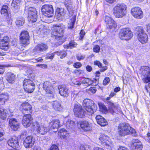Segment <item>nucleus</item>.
<instances>
[{
    "instance_id": "obj_1",
    "label": "nucleus",
    "mask_w": 150,
    "mask_h": 150,
    "mask_svg": "<svg viewBox=\"0 0 150 150\" xmlns=\"http://www.w3.org/2000/svg\"><path fill=\"white\" fill-rule=\"evenodd\" d=\"M52 29L53 31L52 35L55 38V41L58 43L59 45L61 44L64 42L62 39L64 28L59 25H53Z\"/></svg>"
},
{
    "instance_id": "obj_2",
    "label": "nucleus",
    "mask_w": 150,
    "mask_h": 150,
    "mask_svg": "<svg viewBox=\"0 0 150 150\" xmlns=\"http://www.w3.org/2000/svg\"><path fill=\"white\" fill-rule=\"evenodd\" d=\"M127 6L124 4H118L114 9L113 14L117 18H121L126 13Z\"/></svg>"
},
{
    "instance_id": "obj_3",
    "label": "nucleus",
    "mask_w": 150,
    "mask_h": 150,
    "mask_svg": "<svg viewBox=\"0 0 150 150\" xmlns=\"http://www.w3.org/2000/svg\"><path fill=\"white\" fill-rule=\"evenodd\" d=\"M83 105L86 111L90 114L93 113L97 108L96 105H95L94 102L89 99H84Z\"/></svg>"
},
{
    "instance_id": "obj_4",
    "label": "nucleus",
    "mask_w": 150,
    "mask_h": 150,
    "mask_svg": "<svg viewBox=\"0 0 150 150\" xmlns=\"http://www.w3.org/2000/svg\"><path fill=\"white\" fill-rule=\"evenodd\" d=\"M131 127L129 124L126 123H120L118 127V132L121 136H124L130 133Z\"/></svg>"
},
{
    "instance_id": "obj_5",
    "label": "nucleus",
    "mask_w": 150,
    "mask_h": 150,
    "mask_svg": "<svg viewBox=\"0 0 150 150\" xmlns=\"http://www.w3.org/2000/svg\"><path fill=\"white\" fill-rule=\"evenodd\" d=\"M136 30L139 40L142 44L146 43L148 40V36L145 33L143 28L141 27H138Z\"/></svg>"
},
{
    "instance_id": "obj_6",
    "label": "nucleus",
    "mask_w": 150,
    "mask_h": 150,
    "mask_svg": "<svg viewBox=\"0 0 150 150\" xmlns=\"http://www.w3.org/2000/svg\"><path fill=\"white\" fill-rule=\"evenodd\" d=\"M99 139L106 148L110 150L112 149V143L108 137L104 134H101L99 137Z\"/></svg>"
},
{
    "instance_id": "obj_7",
    "label": "nucleus",
    "mask_w": 150,
    "mask_h": 150,
    "mask_svg": "<svg viewBox=\"0 0 150 150\" xmlns=\"http://www.w3.org/2000/svg\"><path fill=\"white\" fill-rule=\"evenodd\" d=\"M133 36L132 32L128 28L122 29L119 33V37L122 40H129Z\"/></svg>"
},
{
    "instance_id": "obj_8",
    "label": "nucleus",
    "mask_w": 150,
    "mask_h": 150,
    "mask_svg": "<svg viewBox=\"0 0 150 150\" xmlns=\"http://www.w3.org/2000/svg\"><path fill=\"white\" fill-rule=\"evenodd\" d=\"M41 11L43 14L48 17H52L54 15V9L51 5H44L41 8Z\"/></svg>"
},
{
    "instance_id": "obj_9",
    "label": "nucleus",
    "mask_w": 150,
    "mask_h": 150,
    "mask_svg": "<svg viewBox=\"0 0 150 150\" xmlns=\"http://www.w3.org/2000/svg\"><path fill=\"white\" fill-rule=\"evenodd\" d=\"M23 86L25 91L28 93L32 92L35 88V85L33 81L27 79H25L23 81Z\"/></svg>"
},
{
    "instance_id": "obj_10",
    "label": "nucleus",
    "mask_w": 150,
    "mask_h": 150,
    "mask_svg": "<svg viewBox=\"0 0 150 150\" xmlns=\"http://www.w3.org/2000/svg\"><path fill=\"white\" fill-rule=\"evenodd\" d=\"M32 126L37 132L41 134H44L48 131L47 127H45L41 123L37 121L33 122Z\"/></svg>"
},
{
    "instance_id": "obj_11",
    "label": "nucleus",
    "mask_w": 150,
    "mask_h": 150,
    "mask_svg": "<svg viewBox=\"0 0 150 150\" xmlns=\"http://www.w3.org/2000/svg\"><path fill=\"white\" fill-rule=\"evenodd\" d=\"M75 116L77 117L83 118L84 117L86 112L79 105L75 104L74 109Z\"/></svg>"
},
{
    "instance_id": "obj_12",
    "label": "nucleus",
    "mask_w": 150,
    "mask_h": 150,
    "mask_svg": "<svg viewBox=\"0 0 150 150\" xmlns=\"http://www.w3.org/2000/svg\"><path fill=\"white\" fill-rule=\"evenodd\" d=\"M48 48V46L45 44H38L33 49V55L39 54L42 52L45 51Z\"/></svg>"
},
{
    "instance_id": "obj_13",
    "label": "nucleus",
    "mask_w": 150,
    "mask_h": 150,
    "mask_svg": "<svg viewBox=\"0 0 150 150\" xmlns=\"http://www.w3.org/2000/svg\"><path fill=\"white\" fill-rule=\"evenodd\" d=\"M142 74L144 78L143 79L145 83L150 82V68L147 66L143 67L142 68Z\"/></svg>"
},
{
    "instance_id": "obj_14",
    "label": "nucleus",
    "mask_w": 150,
    "mask_h": 150,
    "mask_svg": "<svg viewBox=\"0 0 150 150\" xmlns=\"http://www.w3.org/2000/svg\"><path fill=\"white\" fill-rule=\"evenodd\" d=\"M131 11L132 15L135 18L140 19L143 17V12L141 9L138 7L132 8Z\"/></svg>"
},
{
    "instance_id": "obj_15",
    "label": "nucleus",
    "mask_w": 150,
    "mask_h": 150,
    "mask_svg": "<svg viewBox=\"0 0 150 150\" xmlns=\"http://www.w3.org/2000/svg\"><path fill=\"white\" fill-rule=\"evenodd\" d=\"M108 111L112 114L115 113H117L118 111V105L116 103H113L111 101H108Z\"/></svg>"
},
{
    "instance_id": "obj_16",
    "label": "nucleus",
    "mask_w": 150,
    "mask_h": 150,
    "mask_svg": "<svg viewBox=\"0 0 150 150\" xmlns=\"http://www.w3.org/2000/svg\"><path fill=\"white\" fill-rule=\"evenodd\" d=\"M33 118L30 114H26L23 117L22 124L26 127H29L33 122Z\"/></svg>"
},
{
    "instance_id": "obj_17",
    "label": "nucleus",
    "mask_w": 150,
    "mask_h": 150,
    "mask_svg": "<svg viewBox=\"0 0 150 150\" xmlns=\"http://www.w3.org/2000/svg\"><path fill=\"white\" fill-rule=\"evenodd\" d=\"M9 124L11 129L14 131L17 130L20 128V123L15 118H12L10 119Z\"/></svg>"
},
{
    "instance_id": "obj_18",
    "label": "nucleus",
    "mask_w": 150,
    "mask_h": 150,
    "mask_svg": "<svg viewBox=\"0 0 150 150\" xmlns=\"http://www.w3.org/2000/svg\"><path fill=\"white\" fill-rule=\"evenodd\" d=\"M33 137L32 136H29L26 137L24 139L23 145L26 148H30L33 145L34 141H33Z\"/></svg>"
},
{
    "instance_id": "obj_19",
    "label": "nucleus",
    "mask_w": 150,
    "mask_h": 150,
    "mask_svg": "<svg viewBox=\"0 0 150 150\" xmlns=\"http://www.w3.org/2000/svg\"><path fill=\"white\" fill-rule=\"evenodd\" d=\"M21 108H22V112L23 114L31 113L32 111L31 106L28 102L23 103L21 105Z\"/></svg>"
},
{
    "instance_id": "obj_20",
    "label": "nucleus",
    "mask_w": 150,
    "mask_h": 150,
    "mask_svg": "<svg viewBox=\"0 0 150 150\" xmlns=\"http://www.w3.org/2000/svg\"><path fill=\"white\" fill-rule=\"evenodd\" d=\"M8 145L13 148H19L18 147V138L15 137H13L8 141Z\"/></svg>"
},
{
    "instance_id": "obj_21",
    "label": "nucleus",
    "mask_w": 150,
    "mask_h": 150,
    "mask_svg": "<svg viewBox=\"0 0 150 150\" xmlns=\"http://www.w3.org/2000/svg\"><path fill=\"white\" fill-rule=\"evenodd\" d=\"M132 147L133 150H141L142 146L141 142L137 139L133 140Z\"/></svg>"
},
{
    "instance_id": "obj_22",
    "label": "nucleus",
    "mask_w": 150,
    "mask_h": 150,
    "mask_svg": "<svg viewBox=\"0 0 150 150\" xmlns=\"http://www.w3.org/2000/svg\"><path fill=\"white\" fill-rule=\"evenodd\" d=\"M64 9L62 8H57L56 9L55 16L58 20H62L65 14Z\"/></svg>"
},
{
    "instance_id": "obj_23",
    "label": "nucleus",
    "mask_w": 150,
    "mask_h": 150,
    "mask_svg": "<svg viewBox=\"0 0 150 150\" xmlns=\"http://www.w3.org/2000/svg\"><path fill=\"white\" fill-rule=\"evenodd\" d=\"M43 88L47 93H52L53 88L50 82L47 81L45 82L44 83Z\"/></svg>"
},
{
    "instance_id": "obj_24",
    "label": "nucleus",
    "mask_w": 150,
    "mask_h": 150,
    "mask_svg": "<svg viewBox=\"0 0 150 150\" xmlns=\"http://www.w3.org/2000/svg\"><path fill=\"white\" fill-rule=\"evenodd\" d=\"M96 119L97 123L101 126H104L107 124L106 120L101 115H97Z\"/></svg>"
},
{
    "instance_id": "obj_25",
    "label": "nucleus",
    "mask_w": 150,
    "mask_h": 150,
    "mask_svg": "<svg viewBox=\"0 0 150 150\" xmlns=\"http://www.w3.org/2000/svg\"><path fill=\"white\" fill-rule=\"evenodd\" d=\"M80 127L85 131H89L91 129L90 124L88 121H84L81 122Z\"/></svg>"
},
{
    "instance_id": "obj_26",
    "label": "nucleus",
    "mask_w": 150,
    "mask_h": 150,
    "mask_svg": "<svg viewBox=\"0 0 150 150\" xmlns=\"http://www.w3.org/2000/svg\"><path fill=\"white\" fill-rule=\"evenodd\" d=\"M6 79L7 81L11 83H13L15 82L16 76L11 72H8L6 74Z\"/></svg>"
},
{
    "instance_id": "obj_27",
    "label": "nucleus",
    "mask_w": 150,
    "mask_h": 150,
    "mask_svg": "<svg viewBox=\"0 0 150 150\" xmlns=\"http://www.w3.org/2000/svg\"><path fill=\"white\" fill-rule=\"evenodd\" d=\"M9 95L7 92L0 93V104H3L9 99Z\"/></svg>"
},
{
    "instance_id": "obj_28",
    "label": "nucleus",
    "mask_w": 150,
    "mask_h": 150,
    "mask_svg": "<svg viewBox=\"0 0 150 150\" xmlns=\"http://www.w3.org/2000/svg\"><path fill=\"white\" fill-rule=\"evenodd\" d=\"M53 108L57 111H60L61 110L62 107L60 103L57 101H54L52 103Z\"/></svg>"
},
{
    "instance_id": "obj_29",
    "label": "nucleus",
    "mask_w": 150,
    "mask_h": 150,
    "mask_svg": "<svg viewBox=\"0 0 150 150\" xmlns=\"http://www.w3.org/2000/svg\"><path fill=\"white\" fill-rule=\"evenodd\" d=\"M93 81L89 78H86L82 81V83L83 85L88 86L92 84L93 85Z\"/></svg>"
},
{
    "instance_id": "obj_30",
    "label": "nucleus",
    "mask_w": 150,
    "mask_h": 150,
    "mask_svg": "<svg viewBox=\"0 0 150 150\" xmlns=\"http://www.w3.org/2000/svg\"><path fill=\"white\" fill-rule=\"evenodd\" d=\"M8 114L7 110L2 108H0V117L3 120L6 119Z\"/></svg>"
},
{
    "instance_id": "obj_31",
    "label": "nucleus",
    "mask_w": 150,
    "mask_h": 150,
    "mask_svg": "<svg viewBox=\"0 0 150 150\" xmlns=\"http://www.w3.org/2000/svg\"><path fill=\"white\" fill-rule=\"evenodd\" d=\"M50 123L51 124V129H57L59 127V121L58 120L56 119L53 120Z\"/></svg>"
},
{
    "instance_id": "obj_32",
    "label": "nucleus",
    "mask_w": 150,
    "mask_h": 150,
    "mask_svg": "<svg viewBox=\"0 0 150 150\" xmlns=\"http://www.w3.org/2000/svg\"><path fill=\"white\" fill-rule=\"evenodd\" d=\"M28 16H29V13L31 14V15H34L35 18L37 17V11L36 9L32 7H29L28 9Z\"/></svg>"
},
{
    "instance_id": "obj_33",
    "label": "nucleus",
    "mask_w": 150,
    "mask_h": 150,
    "mask_svg": "<svg viewBox=\"0 0 150 150\" xmlns=\"http://www.w3.org/2000/svg\"><path fill=\"white\" fill-rule=\"evenodd\" d=\"M8 7L6 5L2 6L1 10V13L2 14H3L4 16H7L8 15Z\"/></svg>"
},
{
    "instance_id": "obj_34",
    "label": "nucleus",
    "mask_w": 150,
    "mask_h": 150,
    "mask_svg": "<svg viewBox=\"0 0 150 150\" xmlns=\"http://www.w3.org/2000/svg\"><path fill=\"white\" fill-rule=\"evenodd\" d=\"M25 22L24 18L22 17H19L17 18L16 23L18 27L23 25Z\"/></svg>"
},
{
    "instance_id": "obj_35",
    "label": "nucleus",
    "mask_w": 150,
    "mask_h": 150,
    "mask_svg": "<svg viewBox=\"0 0 150 150\" xmlns=\"http://www.w3.org/2000/svg\"><path fill=\"white\" fill-rule=\"evenodd\" d=\"M67 4H69L67 5V9L69 11V14L71 16L73 15V7L70 4L71 3L70 0H68L67 1Z\"/></svg>"
},
{
    "instance_id": "obj_36",
    "label": "nucleus",
    "mask_w": 150,
    "mask_h": 150,
    "mask_svg": "<svg viewBox=\"0 0 150 150\" xmlns=\"http://www.w3.org/2000/svg\"><path fill=\"white\" fill-rule=\"evenodd\" d=\"M20 41L21 44L28 45L30 43L29 38L20 37Z\"/></svg>"
},
{
    "instance_id": "obj_37",
    "label": "nucleus",
    "mask_w": 150,
    "mask_h": 150,
    "mask_svg": "<svg viewBox=\"0 0 150 150\" xmlns=\"http://www.w3.org/2000/svg\"><path fill=\"white\" fill-rule=\"evenodd\" d=\"M21 2V0H13L11 4V8H16L19 6Z\"/></svg>"
},
{
    "instance_id": "obj_38",
    "label": "nucleus",
    "mask_w": 150,
    "mask_h": 150,
    "mask_svg": "<svg viewBox=\"0 0 150 150\" xmlns=\"http://www.w3.org/2000/svg\"><path fill=\"white\" fill-rule=\"evenodd\" d=\"M71 21L70 22V23H68V25L69 26H68V28L72 29L74 28V25L76 21V17L74 16H72L71 18V19L70 20Z\"/></svg>"
},
{
    "instance_id": "obj_39",
    "label": "nucleus",
    "mask_w": 150,
    "mask_h": 150,
    "mask_svg": "<svg viewBox=\"0 0 150 150\" xmlns=\"http://www.w3.org/2000/svg\"><path fill=\"white\" fill-rule=\"evenodd\" d=\"M74 125V121L69 120L66 122V128L68 129L72 128Z\"/></svg>"
},
{
    "instance_id": "obj_40",
    "label": "nucleus",
    "mask_w": 150,
    "mask_h": 150,
    "mask_svg": "<svg viewBox=\"0 0 150 150\" xmlns=\"http://www.w3.org/2000/svg\"><path fill=\"white\" fill-rule=\"evenodd\" d=\"M9 38L7 36H5L4 37L3 39L1 41V44H5V46H8L9 44Z\"/></svg>"
},
{
    "instance_id": "obj_41",
    "label": "nucleus",
    "mask_w": 150,
    "mask_h": 150,
    "mask_svg": "<svg viewBox=\"0 0 150 150\" xmlns=\"http://www.w3.org/2000/svg\"><path fill=\"white\" fill-rule=\"evenodd\" d=\"M58 88L59 90V93L62 96H64L66 95V91L65 88H63L61 86H58Z\"/></svg>"
},
{
    "instance_id": "obj_42",
    "label": "nucleus",
    "mask_w": 150,
    "mask_h": 150,
    "mask_svg": "<svg viewBox=\"0 0 150 150\" xmlns=\"http://www.w3.org/2000/svg\"><path fill=\"white\" fill-rule=\"evenodd\" d=\"M58 135L60 136L61 138H65L66 137V130L65 129H60L58 132Z\"/></svg>"
},
{
    "instance_id": "obj_43",
    "label": "nucleus",
    "mask_w": 150,
    "mask_h": 150,
    "mask_svg": "<svg viewBox=\"0 0 150 150\" xmlns=\"http://www.w3.org/2000/svg\"><path fill=\"white\" fill-rule=\"evenodd\" d=\"M20 37L29 38H30L29 33L27 31L25 30L22 31L21 32Z\"/></svg>"
},
{
    "instance_id": "obj_44",
    "label": "nucleus",
    "mask_w": 150,
    "mask_h": 150,
    "mask_svg": "<svg viewBox=\"0 0 150 150\" xmlns=\"http://www.w3.org/2000/svg\"><path fill=\"white\" fill-rule=\"evenodd\" d=\"M77 44L73 40L71 41L68 45H66V48L72 49L76 47Z\"/></svg>"
},
{
    "instance_id": "obj_45",
    "label": "nucleus",
    "mask_w": 150,
    "mask_h": 150,
    "mask_svg": "<svg viewBox=\"0 0 150 150\" xmlns=\"http://www.w3.org/2000/svg\"><path fill=\"white\" fill-rule=\"evenodd\" d=\"M31 14L29 13V16H28V21L31 22H35L37 21V17L35 18L34 15H31Z\"/></svg>"
},
{
    "instance_id": "obj_46",
    "label": "nucleus",
    "mask_w": 150,
    "mask_h": 150,
    "mask_svg": "<svg viewBox=\"0 0 150 150\" xmlns=\"http://www.w3.org/2000/svg\"><path fill=\"white\" fill-rule=\"evenodd\" d=\"M96 91V88L94 87H91L89 89H86V91L90 94L94 93Z\"/></svg>"
},
{
    "instance_id": "obj_47",
    "label": "nucleus",
    "mask_w": 150,
    "mask_h": 150,
    "mask_svg": "<svg viewBox=\"0 0 150 150\" xmlns=\"http://www.w3.org/2000/svg\"><path fill=\"white\" fill-rule=\"evenodd\" d=\"M105 21L107 24H109L110 22H113V20L110 17L107 16H105Z\"/></svg>"
},
{
    "instance_id": "obj_48",
    "label": "nucleus",
    "mask_w": 150,
    "mask_h": 150,
    "mask_svg": "<svg viewBox=\"0 0 150 150\" xmlns=\"http://www.w3.org/2000/svg\"><path fill=\"white\" fill-rule=\"evenodd\" d=\"M116 24L113 20V22H110L107 24V26L109 27L110 29L115 28L116 27Z\"/></svg>"
},
{
    "instance_id": "obj_49",
    "label": "nucleus",
    "mask_w": 150,
    "mask_h": 150,
    "mask_svg": "<svg viewBox=\"0 0 150 150\" xmlns=\"http://www.w3.org/2000/svg\"><path fill=\"white\" fill-rule=\"evenodd\" d=\"M100 109L103 112H105L107 111V108L102 103H98Z\"/></svg>"
},
{
    "instance_id": "obj_50",
    "label": "nucleus",
    "mask_w": 150,
    "mask_h": 150,
    "mask_svg": "<svg viewBox=\"0 0 150 150\" xmlns=\"http://www.w3.org/2000/svg\"><path fill=\"white\" fill-rule=\"evenodd\" d=\"M76 58L79 61L84 59L85 57L84 55H82L81 54H78L76 55Z\"/></svg>"
},
{
    "instance_id": "obj_51",
    "label": "nucleus",
    "mask_w": 150,
    "mask_h": 150,
    "mask_svg": "<svg viewBox=\"0 0 150 150\" xmlns=\"http://www.w3.org/2000/svg\"><path fill=\"white\" fill-rule=\"evenodd\" d=\"M110 81V79L109 77H106L103 80V84L104 85H106L108 84Z\"/></svg>"
},
{
    "instance_id": "obj_52",
    "label": "nucleus",
    "mask_w": 150,
    "mask_h": 150,
    "mask_svg": "<svg viewBox=\"0 0 150 150\" xmlns=\"http://www.w3.org/2000/svg\"><path fill=\"white\" fill-rule=\"evenodd\" d=\"M46 27L43 25H41L40 27L39 28V31L40 32H42V33H45V31Z\"/></svg>"
},
{
    "instance_id": "obj_53",
    "label": "nucleus",
    "mask_w": 150,
    "mask_h": 150,
    "mask_svg": "<svg viewBox=\"0 0 150 150\" xmlns=\"http://www.w3.org/2000/svg\"><path fill=\"white\" fill-rule=\"evenodd\" d=\"M99 79V76L96 75V78L93 80V86L96 85L98 83V79Z\"/></svg>"
},
{
    "instance_id": "obj_54",
    "label": "nucleus",
    "mask_w": 150,
    "mask_h": 150,
    "mask_svg": "<svg viewBox=\"0 0 150 150\" xmlns=\"http://www.w3.org/2000/svg\"><path fill=\"white\" fill-rule=\"evenodd\" d=\"M94 64L98 66L99 68L102 67V64L98 61H95L94 62Z\"/></svg>"
},
{
    "instance_id": "obj_55",
    "label": "nucleus",
    "mask_w": 150,
    "mask_h": 150,
    "mask_svg": "<svg viewBox=\"0 0 150 150\" xmlns=\"http://www.w3.org/2000/svg\"><path fill=\"white\" fill-rule=\"evenodd\" d=\"M100 47L98 45L95 46L94 47L93 49V51L97 53L99 52L100 50Z\"/></svg>"
},
{
    "instance_id": "obj_56",
    "label": "nucleus",
    "mask_w": 150,
    "mask_h": 150,
    "mask_svg": "<svg viewBox=\"0 0 150 150\" xmlns=\"http://www.w3.org/2000/svg\"><path fill=\"white\" fill-rule=\"evenodd\" d=\"M81 64L80 62H77L74 64L73 66L74 68H79L81 67Z\"/></svg>"
},
{
    "instance_id": "obj_57",
    "label": "nucleus",
    "mask_w": 150,
    "mask_h": 150,
    "mask_svg": "<svg viewBox=\"0 0 150 150\" xmlns=\"http://www.w3.org/2000/svg\"><path fill=\"white\" fill-rule=\"evenodd\" d=\"M85 34V32L83 31V30H81L80 33V36L79 37V39L80 40L82 39Z\"/></svg>"
},
{
    "instance_id": "obj_58",
    "label": "nucleus",
    "mask_w": 150,
    "mask_h": 150,
    "mask_svg": "<svg viewBox=\"0 0 150 150\" xmlns=\"http://www.w3.org/2000/svg\"><path fill=\"white\" fill-rule=\"evenodd\" d=\"M55 54H57L58 55V54H59V53H58V52H55L53 53H52L50 55V56H49L47 57V58H49L50 59H53L54 57Z\"/></svg>"
},
{
    "instance_id": "obj_59",
    "label": "nucleus",
    "mask_w": 150,
    "mask_h": 150,
    "mask_svg": "<svg viewBox=\"0 0 150 150\" xmlns=\"http://www.w3.org/2000/svg\"><path fill=\"white\" fill-rule=\"evenodd\" d=\"M130 133H131L132 135L134 136H136L137 135L135 130L133 128H132L131 127L130 130Z\"/></svg>"
},
{
    "instance_id": "obj_60",
    "label": "nucleus",
    "mask_w": 150,
    "mask_h": 150,
    "mask_svg": "<svg viewBox=\"0 0 150 150\" xmlns=\"http://www.w3.org/2000/svg\"><path fill=\"white\" fill-rule=\"evenodd\" d=\"M4 45L5 44H2L1 46V48L5 51H6L8 48V46H5Z\"/></svg>"
},
{
    "instance_id": "obj_61",
    "label": "nucleus",
    "mask_w": 150,
    "mask_h": 150,
    "mask_svg": "<svg viewBox=\"0 0 150 150\" xmlns=\"http://www.w3.org/2000/svg\"><path fill=\"white\" fill-rule=\"evenodd\" d=\"M50 150H59V149L57 146L54 145L51 146Z\"/></svg>"
},
{
    "instance_id": "obj_62",
    "label": "nucleus",
    "mask_w": 150,
    "mask_h": 150,
    "mask_svg": "<svg viewBox=\"0 0 150 150\" xmlns=\"http://www.w3.org/2000/svg\"><path fill=\"white\" fill-rule=\"evenodd\" d=\"M26 132L25 131L23 132L21 135V138L22 139H23L26 136Z\"/></svg>"
},
{
    "instance_id": "obj_63",
    "label": "nucleus",
    "mask_w": 150,
    "mask_h": 150,
    "mask_svg": "<svg viewBox=\"0 0 150 150\" xmlns=\"http://www.w3.org/2000/svg\"><path fill=\"white\" fill-rule=\"evenodd\" d=\"M146 30L150 34V24H149L146 25Z\"/></svg>"
},
{
    "instance_id": "obj_64",
    "label": "nucleus",
    "mask_w": 150,
    "mask_h": 150,
    "mask_svg": "<svg viewBox=\"0 0 150 150\" xmlns=\"http://www.w3.org/2000/svg\"><path fill=\"white\" fill-rule=\"evenodd\" d=\"M118 150H129V149L125 147L121 146L119 147Z\"/></svg>"
}]
</instances>
